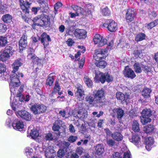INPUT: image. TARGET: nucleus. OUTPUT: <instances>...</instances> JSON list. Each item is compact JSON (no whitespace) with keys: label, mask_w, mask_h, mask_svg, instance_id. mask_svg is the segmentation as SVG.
<instances>
[{"label":"nucleus","mask_w":158,"mask_h":158,"mask_svg":"<svg viewBox=\"0 0 158 158\" xmlns=\"http://www.w3.org/2000/svg\"><path fill=\"white\" fill-rule=\"evenodd\" d=\"M62 122L60 120L56 121L52 127V130L55 131H58L60 128L59 125L61 124Z\"/></svg>","instance_id":"39"},{"label":"nucleus","mask_w":158,"mask_h":158,"mask_svg":"<svg viewBox=\"0 0 158 158\" xmlns=\"http://www.w3.org/2000/svg\"><path fill=\"white\" fill-rule=\"evenodd\" d=\"M23 60L21 59H18L15 60L12 64L13 71L16 72L19 69V67L21 66L23 64Z\"/></svg>","instance_id":"22"},{"label":"nucleus","mask_w":158,"mask_h":158,"mask_svg":"<svg viewBox=\"0 0 158 158\" xmlns=\"http://www.w3.org/2000/svg\"><path fill=\"white\" fill-rule=\"evenodd\" d=\"M27 45V36L25 34L23 35L19 42V45L20 47L25 48Z\"/></svg>","instance_id":"26"},{"label":"nucleus","mask_w":158,"mask_h":158,"mask_svg":"<svg viewBox=\"0 0 158 158\" xmlns=\"http://www.w3.org/2000/svg\"><path fill=\"white\" fill-rule=\"evenodd\" d=\"M145 37V35L142 33H139L137 34L135 38V40L137 42L141 41L144 40Z\"/></svg>","instance_id":"48"},{"label":"nucleus","mask_w":158,"mask_h":158,"mask_svg":"<svg viewBox=\"0 0 158 158\" xmlns=\"http://www.w3.org/2000/svg\"><path fill=\"white\" fill-rule=\"evenodd\" d=\"M111 136L114 140L117 141H119L122 140L123 138L122 134L117 132L112 134Z\"/></svg>","instance_id":"28"},{"label":"nucleus","mask_w":158,"mask_h":158,"mask_svg":"<svg viewBox=\"0 0 158 158\" xmlns=\"http://www.w3.org/2000/svg\"><path fill=\"white\" fill-rule=\"evenodd\" d=\"M158 24V20L156 19L152 22L146 24L145 27L148 29H151Z\"/></svg>","instance_id":"41"},{"label":"nucleus","mask_w":158,"mask_h":158,"mask_svg":"<svg viewBox=\"0 0 158 158\" xmlns=\"http://www.w3.org/2000/svg\"><path fill=\"white\" fill-rule=\"evenodd\" d=\"M25 152L26 155L28 157L33 154V151L32 148L28 147L26 148Z\"/></svg>","instance_id":"51"},{"label":"nucleus","mask_w":158,"mask_h":158,"mask_svg":"<svg viewBox=\"0 0 158 158\" xmlns=\"http://www.w3.org/2000/svg\"><path fill=\"white\" fill-rule=\"evenodd\" d=\"M72 7L76 12L75 13H70L71 18H73L78 16L79 14H82L84 11L81 7L78 6L73 5L72 6Z\"/></svg>","instance_id":"21"},{"label":"nucleus","mask_w":158,"mask_h":158,"mask_svg":"<svg viewBox=\"0 0 158 158\" xmlns=\"http://www.w3.org/2000/svg\"><path fill=\"white\" fill-rule=\"evenodd\" d=\"M145 142L146 149L148 151L150 150L154 142L153 138L152 137H148L145 139Z\"/></svg>","instance_id":"23"},{"label":"nucleus","mask_w":158,"mask_h":158,"mask_svg":"<svg viewBox=\"0 0 158 158\" xmlns=\"http://www.w3.org/2000/svg\"><path fill=\"white\" fill-rule=\"evenodd\" d=\"M129 95L127 93L124 94L121 92H118L116 94V97L117 99L121 102H127L129 101Z\"/></svg>","instance_id":"20"},{"label":"nucleus","mask_w":158,"mask_h":158,"mask_svg":"<svg viewBox=\"0 0 158 158\" xmlns=\"http://www.w3.org/2000/svg\"><path fill=\"white\" fill-rule=\"evenodd\" d=\"M24 86L21 85L19 88L16 90L15 93L11 92V96L10 98V103L11 106L13 110L15 111L18 109L19 106V105L15 99H14V98L15 96L12 97V94L13 95H15L17 97L19 98V100L21 102L24 101V97L22 94V93L23 90Z\"/></svg>","instance_id":"1"},{"label":"nucleus","mask_w":158,"mask_h":158,"mask_svg":"<svg viewBox=\"0 0 158 158\" xmlns=\"http://www.w3.org/2000/svg\"><path fill=\"white\" fill-rule=\"evenodd\" d=\"M27 132L28 133H29V135L28 134L27 136H31L33 139H35L39 136L38 131L36 129H31L29 127Z\"/></svg>","instance_id":"24"},{"label":"nucleus","mask_w":158,"mask_h":158,"mask_svg":"<svg viewBox=\"0 0 158 158\" xmlns=\"http://www.w3.org/2000/svg\"><path fill=\"white\" fill-rule=\"evenodd\" d=\"M85 101L88 102L89 104H93V105L98 103H94V98L93 96L91 95H88L85 98Z\"/></svg>","instance_id":"33"},{"label":"nucleus","mask_w":158,"mask_h":158,"mask_svg":"<svg viewBox=\"0 0 158 158\" xmlns=\"http://www.w3.org/2000/svg\"><path fill=\"white\" fill-rule=\"evenodd\" d=\"M4 51L11 56L15 51V49L12 46L9 45L5 48Z\"/></svg>","instance_id":"37"},{"label":"nucleus","mask_w":158,"mask_h":158,"mask_svg":"<svg viewBox=\"0 0 158 158\" xmlns=\"http://www.w3.org/2000/svg\"><path fill=\"white\" fill-rule=\"evenodd\" d=\"M15 72L12 71V73L10 75V82L9 83L10 88L11 92H15L16 90L18 89V87L20 85V80L19 77L20 76L23 77V75L22 73H18V74L15 73Z\"/></svg>","instance_id":"2"},{"label":"nucleus","mask_w":158,"mask_h":158,"mask_svg":"<svg viewBox=\"0 0 158 158\" xmlns=\"http://www.w3.org/2000/svg\"><path fill=\"white\" fill-rule=\"evenodd\" d=\"M31 110L34 114H40L39 104H35L32 105L31 108Z\"/></svg>","instance_id":"38"},{"label":"nucleus","mask_w":158,"mask_h":158,"mask_svg":"<svg viewBox=\"0 0 158 158\" xmlns=\"http://www.w3.org/2000/svg\"><path fill=\"white\" fill-rule=\"evenodd\" d=\"M123 158H131V156L129 151H127L124 153Z\"/></svg>","instance_id":"59"},{"label":"nucleus","mask_w":158,"mask_h":158,"mask_svg":"<svg viewBox=\"0 0 158 158\" xmlns=\"http://www.w3.org/2000/svg\"><path fill=\"white\" fill-rule=\"evenodd\" d=\"M9 75L7 72L6 71L0 74V80H8L9 78Z\"/></svg>","instance_id":"44"},{"label":"nucleus","mask_w":158,"mask_h":158,"mask_svg":"<svg viewBox=\"0 0 158 158\" xmlns=\"http://www.w3.org/2000/svg\"><path fill=\"white\" fill-rule=\"evenodd\" d=\"M74 34L79 39L85 38L86 37V32L84 29H77L75 30Z\"/></svg>","instance_id":"19"},{"label":"nucleus","mask_w":158,"mask_h":158,"mask_svg":"<svg viewBox=\"0 0 158 158\" xmlns=\"http://www.w3.org/2000/svg\"><path fill=\"white\" fill-rule=\"evenodd\" d=\"M96 66L100 68H104L107 65L106 62L104 60L97 61L95 63Z\"/></svg>","instance_id":"42"},{"label":"nucleus","mask_w":158,"mask_h":158,"mask_svg":"<svg viewBox=\"0 0 158 158\" xmlns=\"http://www.w3.org/2000/svg\"><path fill=\"white\" fill-rule=\"evenodd\" d=\"M40 114L45 112L47 110V107L43 105L39 104Z\"/></svg>","instance_id":"55"},{"label":"nucleus","mask_w":158,"mask_h":158,"mask_svg":"<svg viewBox=\"0 0 158 158\" xmlns=\"http://www.w3.org/2000/svg\"><path fill=\"white\" fill-rule=\"evenodd\" d=\"M75 96L78 100L79 101L83 100L85 97L83 89L77 90L75 93Z\"/></svg>","instance_id":"25"},{"label":"nucleus","mask_w":158,"mask_h":158,"mask_svg":"<svg viewBox=\"0 0 158 158\" xmlns=\"http://www.w3.org/2000/svg\"><path fill=\"white\" fill-rule=\"evenodd\" d=\"M103 26L106 27L111 32L115 31L118 29L117 23L111 19L106 20L105 23L103 24Z\"/></svg>","instance_id":"8"},{"label":"nucleus","mask_w":158,"mask_h":158,"mask_svg":"<svg viewBox=\"0 0 158 158\" xmlns=\"http://www.w3.org/2000/svg\"><path fill=\"white\" fill-rule=\"evenodd\" d=\"M62 6V4L59 2L56 3L54 5V9L55 11L56 12L58 9Z\"/></svg>","instance_id":"61"},{"label":"nucleus","mask_w":158,"mask_h":158,"mask_svg":"<svg viewBox=\"0 0 158 158\" xmlns=\"http://www.w3.org/2000/svg\"><path fill=\"white\" fill-rule=\"evenodd\" d=\"M19 2L21 8L23 11L26 14L28 13L31 3L28 1L25 2L23 0H19Z\"/></svg>","instance_id":"17"},{"label":"nucleus","mask_w":158,"mask_h":158,"mask_svg":"<svg viewBox=\"0 0 158 158\" xmlns=\"http://www.w3.org/2000/svg\"><path fill=\"white\" fill-rule=\"evenodd\" d=\"M16 114L17 116H19L26 120L29 121L31 118V114L25 110L18 111Z\"/></svg>","instance_id":"15"},{"label":"nucleus","mask_w":158,"mask_h":158,"mask_svg":"<svg viewBox=\"0 0 158 158\" xmlns=\"http://www.w3.org/2000/svg\"><path fill=\"white\" fill-rule=\"evenodd\" d=\"M95 148V152L97 155H100L104 153V148L103 145L98 144Z\"/></svg>","instance_id":"27"},{"label":"nucleus","mask_w":158,"mask_h":158,"mask_svg":"<svg viewBox=\"0 0 158 158\" xmlns=\"http://www.w3.org/2000/svg\"><path fill=\"white\" fill-rule=\"evenodd\" d=\"M65 155L64 151L63 149H60L57 152V156L60 158H61Z\"/></svg>","instance_id":"57"},{"label":"nucleus","mask_w":158,"mask_h":158,"mask_svg":"<svg viewBox=\"0 0 158 158\" xmlns=\"http://www.w3.org/2000/svg\"><path fill=\"white\" fill-rule=\"evenodd\" d=\"M135 72L137 73H141L143 71L145 73H148L151 71V68L147 65L144 64L143 63H135L133 65Z\"/></svg>","instance_id":"7"},{"label":"nucleus","mask_w":158,"mask_h":158,"mask_svg":"<svg viewBox=\"0 0 158 158\" xmlns=\"http://www.w3.org/2000/svg\"><path fill=\"white\" fill-rule=\"evenodd\" d=\"M7 6L6 5H2L0 6V12L2 13H4L7 11Z\"/></svg>","instance_id":"60"},{"label":"nucleus","mask_w":158,"mask_h":158,"mask_svg":"<svg viewBox=\"0 0 158 158\" xmlns=\"http://www.w3.org/2000/svg\"><path fill=\"white\" fill-rule=\"evenodd\" d=\"M118 45L121 46H122V47L124 48L125 49V48L126 49H128L130 47L129 44L124 41L123 39H121L119 40Z\"/></svg>","instance_id":"40"},{"label":"nucleus","mask_w":158,"mask_h":158,"mask_svg":"<svg viewBox=\"0 0 158 158\" xmlns=\"http://www.w3.org/2000/svg\"><path fill=\"white\" fill-rule=\"evenodd\" d=\"M52 74H50L47 80L46 81V84L47 85H48L51 86L54 82V79L53 76H51V75Z\"/></svg>","instance_id":"47"},{"label":"nucleus","mask_w":158,"mask_h":158,"mask_svg":"<svg viewBox=\"0 0 158 158\" xmlns=\"http://www.w3.org/2000/svg\"><path fill=\"white\" fill-rule=\"evenodd\" d=\"M54 101L56 102H63L64 101V96L62 95L61 96H58L57 97V98L55 99Z\"/></svg>","instance_id":"62"},{"label":"nucleus","mask_w":158,"mask_h":158,"mask_svg":"<svg viewBox=\"0 0 158 158\" xmlns=\"http://www.w3.org/2000/svg\"><path fill=\"white\" fill-rule=\"evenodd\" d=\"M59 114L62 117L67 118L69 116V113L67 114L65 110H60Z\"/></svg>","instance_id":"52"},{"label":"nucleus","mask_w":158,"mask_h":158,"mask_svg":"<svg viewBox=\"0 0 158 158\" xmlns=\"http://www.w3.org/2000/svg\"><path fill=\"white\" fill-rule=\"evenodd\" d=\"M152 112L150 109H144L141 113V122L143 124H145L150 122L151 120L150 117Z\"/></svg>","instance_id":"6"},{"label":"nucleus","mask_w":158,"mask_h":158,"mask_svg":"<svg viewBox=\"0 0 158 158\" xmlns=\"http://www.w3.org/2000/svg\"><path fill=\"white\" fill-rule=\"evenodd\" d=\"M154 130V127L153 125L150 124L144 127L143 130L147 133L153 132Z\"/></svg>","instance_id":"36"},{"label":"nucleus","mask_w":158,"mask_h":158,"mask_svg":"<svg viewBox=\"0 0 158 158\" xmlns=\"http://www.w3.org/2000/svg\"><path fill=\"white\" fill-rule=\"evenodd\" d=\"M44 25V24L43 22V20H42V19L40 18L39 19L38 21V23H36L35 24H33L32 25V27L34 29L35 28L34 27L35 25H37L40 26H42Z\"/></svg>","instance_id":"53"},{"label":"nucleus","mask_w":158,"mask_h":158,"mask_svg":"<svg viewBox=\"0 0 158 158\" xmlns=\"http://www.w3.org/2000/svg\"><path fill=\"white\" fill-rule=\"evenodd\" d=\"M10 56L8 53L4 51L3 52L0 53V61H5L9 59Z\"/></svg>","instance_id":"29"},{"label":"nucleus","mask_w":158,"mask_h":158,"mask_svg":"<svg viewBox=\"0 0 158 158\" xmlns=\"http://www.w3.org/2000/svg\"><path fill=\"white\" fill-rule=\"evenodd\" d=\"M73 115L75 117L83 119L87 117V113L84 109H75L73 111Z\"/></svg>","instance_id":"10"},{"label":"nucleus","mask_w":158,"mask_h":158,"mask_svg":"<svg viewBox=\"0 0 158 158\" xmlns=\"http://www.w3.org/2000/svg\"><path fill=\"white\" fill-rule=\"evenodd\" d=\"M93 8V6L91 4H88L86 5L84 9L81 8L83 9V10L84 11L82 14H83L84 13H86L90 14L91 13Z\"/></svg>","instance_id":"31"},{"label":"nucleus","mask_w":158,"mask_h":158,"mask_svg":"<svg viewBox=\"0 0 158 158\" xmlns=\"http://www.w3.org/2000/svg\"><path fill=\"white\" fill-rule=\"evenodd\" d=\"M12 126L15 129L21 131L23 130L24 125L22 121L17 118L14 120Z\"/></svg>","instance_id":"12"},{"label":"nucleus","mask_w":158,"mask_h":158,"mask_svg":"<svg viewBox=\"0 0 158 158\" xmlns=\"http://www.w3.org/2000/svg\"><path fill=\"white\" fill-rule=\"evenodd\" d=\"M111 114L113 117L116 116L118 119L120 120L123 116L124 112L120 108H115L113 109Z\"/></svg>","instance_id":"14"},{"label":"nucleus","mask_w":158,"mask_h":158,"mask_svg":"<svg viewBox=\"0 0 158 158\" xmlns=\"http://www.w3.org/2000/svg\"><path fill=\"white\" fill-rule=\"evenodd\" d=\"M35 51L33 48H30L28 51V54L27 56V58L29 59L32 60L35 56L34 54Z\"/></svg>","instance_id":"50"},{"label":"nucleus","mask_w":158,"mask_h":158,"mask_svg":"<svg viewBox=\"0 0 158 158\" xmlns=\"http://www.w3.org/2000/svg\"><path fill=\"white\" fill-rule=\"evenodd\" d=\"M93 41L95 44H97L99 47H101L106 44L107 40L106 39L103 38L99 34H96L94 37Z\"/></svg>","instance_id":"9"},{"label":"nucleus","mask_w":158,"mask_h":158,"mask_svg":"<svg viewBox=\"0 0 158 158\" xmlns=\"http://www.w3.org/2000/svg\"><path fill=\"white\" fill-rule=\"evenodd\" d=\"M84 81L85 84L88 87H91L92 85L93 82L88 77L85 76L84 77Z\"/></svg>","instance_id":"45"},{"label":"nucleus","mask_w":158,"mask_h":158,"mask_svg":"<svg viewBox=\"0 0 158 158\" xmlns=\"http://www.w3.org/2000/svg\"><path fill=\"white\" fill-rule=\"evenodd\" d=\"M7 43L6 37L4 36H0V47L5 46Z\"/></svg>","instance_id":"35"},{"label":"nucleus","mask_w":158,"mask_h":158,"mask_svg":"<svg viewBox=\"0 0 158 158\" xmlns=\"http://www.w3.org/2000/svg\"><path fill=\"white\" fill-rule=\"evenodd\" d=\"M40 18L43 20L44 25H49L50 22L49 18L47 15L42 14L41 15Z\"/></svg>","instance_id":"34"},{"label":"nucleus","mask_w":158,"mask_h":158,"mask_svg":"<svg viewBox=\"0 0 158 158\" xmlns=\"http://www.w3.org/2000/svg\"><path fill=\"white\" fill-rule=\"evenodd\" d=\"M7 29V27L6 25L2 23H0V32H4Z\"/></svg>","instance_id":"56"},{"label":"nucleus","mask_w":158,"mask_h":158,"mask_svg":"<svg viewBox=\"0 0 158 158\" xmlns=\"http://www.w3.org/2000/svg\"><path fill=\"white\" fill-rule=\"evenodd\" d=\"M12 16L9 14H6L2 17V19L3 22L6 23H10L12 22Z\"/></svg>","instance_id":"32"},{"label":"nucleus","mask_w":158,"mask_h":158,"mask_svg":"<svg viewBox=\"0 0 158 158\" xmlns=\"http://www.w3.org/2000/svg\"><path fill=\"white\" fill-rule=\"evenodd\" d=\"M106 142L109 146L111 147L117 146L118 145V143L114 140L111 139L107 138L106 139Z\"/></svg>","instance_id":"46"},{"label":"nucleus","mask_w":158,"mask_h":158,"mask_svg":"<svg viewBox=\"0 0 158 158\" xmlns=\"http://www.w3.org/2000/svg\"><path fill=\"white\" fill-rule=\"evenodd\" d=\"M102 13L103 15L106 16H108L109 15L110 11L107 7H105L102 10Z\"/></svg>","instance_id":"63"},{"label":"nucleus","mask_w":158,"mask_h":158,"mask_svg":"<svg viewBox=\"0 0 158 158\" xmlns=\"http://www.w3.org/2000/svg\"><path fill=\"white\" fill-rule=\"evenodd\" d=\"M107 52L105 51H103L101 50L95 51V53L94 55V59L97 61H99L106 56Z\"/></svg>","instance_id":"16"},{"label":"nucleus","mask_w":158,"mask_h":158,"mask_svg":"<svg viewBox=\"0 0 158 158\" xmlns=\"http://www.w3.org/2000/svg\"><path fill=\"white\" fill-rule=\"evenodd\" d=\"M152 92L151 89L148 88H145L142 91V95L145 98H148L150 97V93Z\"/></svg>","instance_id":"30"},{"label":"nucleus","mask_w":158,"mask_h":158,"mask_svg":"<svg viewBox=\"0 0 158 158\" xmlns=\"http://www.w3.org/2000/svg\"><path fill=\"white\" fill-rule=\"evenodd\" d=\"M5 65L3 64L0 63V74L6 71Z\"/></svg>","instance_id":"64"},{"label":"nucleus","mask_w":158,"mask_h":158,"mask_svg":"<svg viewBox=\"0 0 158 158\" xmlns=\"http://www.w3.org/2000/svg\"><path fill=\"white\" fill-rule=\"evenodd\" d=\"M140 137L137 134H135L132 136L131 141L134 143H138L140 142Z\"/></svg>","instance_id":"43"},{"label":"nucleus","mask_w":158,"mask_h":158,"mask_svg":"<svg viewBox=\"0 0 158 158\" xmlns=\"http://www.w3.org/2000/svg\"><path fill=\"white\" fill-rule=\"evenodd\" d=\"M43 145V148L40 147L38 144H35V143H32L31 144V146L32 148H33L37 152H44L45 153V155L46 157H47L49 155L52 153H53L55 152L54 149L53 147L52 146H47Z\"/></svg>","instance_id":"3"},{"label":"nucleus","mask_w":158,"mask_h":158,"mask_svg":"<svg viewBox=\"0 0 158 158\" xmlns=\"http://www.w3.org/2000/svg\"><path fill=\"white\" fill-rule=\"evenodd\" d=\"M123 72L125 77L131 79L134 78L136 76L134 72L128 66L125 67Z\"/></svg>","instance_id":"11"},{"label":"nucleus","mask_w":158,"mask_h":158,"mask_svg":"<svg viewBox=\"0 0 158 158\" xmlns=\"http://www.w3.org/2000/svg\"><path fill=\"white\" fill-rule=\"evenodd\" d=\"M132 130L136 132H138L139 130V124L135 120L133 121L132 124Z\"/></svg>","instance_id":"49"},{"label":"nucleus","mask_w":158,"mask_h":158,"mask_svg":"<svg viewBox=\"0 0 158 158\" xmlns=\"http://www.w3.org/2000/svg\"><path fill=\"white\" fill-rule=\"evenodd\" d=\"M60 88L59 85L58 84V82L57 81H56L55 83V87H54V90L52 92V94H53L55 91H56V92H59L60 90Z\"/></svg>","instance_id":"58"},{"label":"nucleus","mask_w":158,"mask_h":158,"mask_svg":"<svg viewBox=\"0 0 158 158\" xmlns=\"http://www.w3.org/2000/svg\"><path fill=\"white\" fill-rule=\"evenodd\" d=\"M135 10L133 8L128 9L126 14V19L127 22H131L134 19Z\"/></svg>","instance_id":"18"},{"label":"nucleus","mask_w":158,"mask_h":158,"mask_svg":"<svg viewBox=\"0 0 158 158\" xmlns=\"http://www.w3.org/2000/svg\"><path fill=\"white\" fill-rule=\"evenodd\" d=\"M44 139L46 140H52L55 139L53 135L51 133L47 134L45 136Z\"/></svg>","instance_id":"54"},{"label":"nucleus","mask_w":158,"mask_h":158,"mask_svg":"<svg viewBox=\"0 0 158 158\" xmlns=\"http://www.w3.org/2000/svg\"><path fill=\"white\" fill-rule=\"evenodd\" d=\"M94 97V103H98L100 106L101 105L106 101L104 96V91L102 89L93 92Z\"/></svg>","instance_id":"5"},{"label":"nucleus","mask_w":158,"mask_h":158,"mask_svg":"<svg viewBox=\"0 0 158 158\" xmlns=\"http://www.w3.org/2000/svg\"><path fill=\"white\" fill-rule=\"evenodd\" d=\"M94 79L96 80L99 81L102 83H103L106 80L108 82L112 81L113 78L108 73L104 74L100 71H98L95 72Z\"/></svg>","instance_id":"4"},{"label":"nucleus","mask_w":158,"mask_h":158,"mask_svg":"<svg viewBox=\"0 0 158 158\" xmlns=\"http://www.w3.org/2000/svg\"><path fill=\"white\" fill-rule=\"evenodd\" d=\"M39 40L43 44L44 48L49 45V42L51 40L50 36L45 33H44L41 35L40 38H39Z\"/></svg>","instance_id":"13"}]
</instances>
